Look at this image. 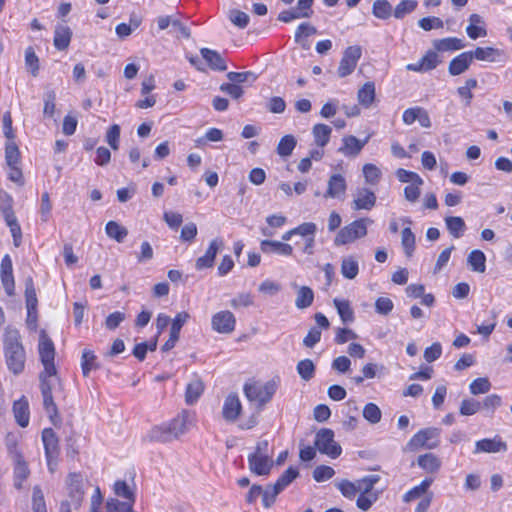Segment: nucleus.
<instances>
[{
    "label": "nucleus",
    "mask_w": 512,
    "mask_h": 512,
    "mask_svg": "<svg viewBox=\"0 0 512 512\" xmlns=\"http://www.w3.org/2000/svg\"><path fill=\"white\" fill-rule=\"evenodd\" d=\"M4 135L7 138L5 144V161L7 166V178L22 186L24 184V178L21 168V155L18 145L14 141L15 134L12 128V119L10 113H6L2 119Z\"/></svg>",
    "instance_id": "obj_1"
},
{
    "label": "nucleus",
    "mask_w": 512,
    "mask_h": 512,
    "mask_svg": "<svg viewBox=\"0 0 512 512\" xmlns=\"http://www.w3.org/2000/svg\"><path fill=\"white\" fill-rule=\"evenodd\" d=\"M196 423V415L189 410H183L168 424L155 426L149 434L152 441L170 442L186 434Z\"/></svg>",
    "instance_id": "obj_2"
},
{
    "label": "nucleus",
    "mask_w": 512,
    "mask_h": 512,
    "mask_svg": "<svg viewBox=\"0 0 512 512\" xmlns=\"http://www.w3.org/2000/svg\"><path fill=\"white\" fill-rule=\"evenodd\" d=\"M5 363L10 372L19 375L23 372L26 362V352L21 343L17 329L7 327L4 339Z\"/></svg>",
    "instance_id": "obj_3"
},
{
    "label": "nucleus",
    "mask_w": 512,
    "mask_h": 512,
    "mask_svg": "<svg viewBox=\"0 0 512 512\" xmlns=\"http://www.w3.org/2000/svg\"><path fill=\"white\" fill-rule=\"evenodd\" d=\"M20 438L19 433H8L5 439L8 459L11 461L13 467L14 487L16 489H21L23 483L30 476L28 462L25 460L22 450L19 447Z\"/></svg>",
    "instance_id": "obj_4"
},
{
    "label": "nucleus",
    "mask_w": 512,
    "mask_h": 512,
    "mask_svg": "<svg viewBox=\"0 0 512 512\" xmlns=\"http://www.w3.org/2000/svg\"><path fill=\"white\" fill-rule=\"evenodd\" d=\"M277 388L278 382L273 379L266 383L246 382L243 391L250 402H257L260 406H263L272 399Z\"/></svg>",
    "instance_id": "obj_5"
},
{
    "label": "nucleus",
    "mask_w": 512,
    "mask_h": 512,
    "mask_svg": "<svg viewBox=\"0 0 512 512\" xmlns=\"http://www.w3.org/2000/svg\"><path fill=\"white\" fill-rule=\"evenodd\" d=\"M38 352L44 368L39 377H57V370L54 364L55 347L44 331L41 332L39 337Z\"/></svg>",
    "instance_id": "obj_6"
},
{
    "label": "nucleus",
    "mask_w": 512,
    "mask_h": 512,
    "mask_svg": "<svg viewBox=\"0 0 512 512\" xmlns=\"http://www.w3.org/2000/svg\"><path fill=\"white\" fill-rule=\"evenodd\" d=\"M369 223H372L371 219L362 218L344 226L335 236L334 244L342 246L364 237L367 234V224Z\"/></svg>",
    "instance_id": "obj_7"
},
{
    "label": "nucleus",
    "mask_w": 512,
    "mask_h": 512,
    "mask_svg": "<svg viewBox=\"0 0 512 512\" xmlns=\"http://www.w3.org/2000/svg\"><path fill=\"white\" fill-rule=\"evenodd\" d=\"M440 429L429 427L418 431L407 443L406 450L417 451L420 448L434 449L440 444Z\"/></svg>",
    "instance_id": "obj_8"
},
{
    "label": "nucleus",
    "mask_w": 512,
    "mask_h": 512,
    "mask_svg": "<svg viewBox=\"0 0 512 512\" xmlns=\"http://www.w3.org/2000/svg\"><path fill=\"white\" fill-rule=\"evenodd\" d=\"M315 446L320 453L333 459L339 457L342 452L341 446L334 440V432L328 428H322L317 432Z\"/></svg>",
    "instance_id": "obj_9"
},
{
    "label": "nucleus",
    "mask_w": 512,
    "mask_h": 512,
    "mask_svg": "<svg viewBox=\"0 0 512 512\" xmlns=\"http://www.w3.org/2000/svg\"><path fill=\"white\" fill-rule=\"evenodd\" d=\"M39 379L43 406L52 419L54 416L58 415V409L53 399V390L56 389L57 385L60 387V382L58 377H39Z\"/></svg>",
    "instance_id": "obj_10"
},
{
    "label": "nucleus",
    "mask_w": 512,
    "mask_h": 512,
    "mask_svg": "<svg viewBox=\"0 0 512 512\" xmlns=\"http://www.w3.org/2000/svg\"><path fill=\"white\" fill-rule=\"evenodd\" d=\"M317 225L314 222L302 223V229L299 236L302 242L296 241L295 245L299 247L302 254L312 256L315 253Z\"/></svg>",
    "instance_id": "obj_11"
},
{
    "label": "nucleus",
    "mask_w": 512,
    "mask_h": 512,
    "mask_svg": "<svg viewBox=\"0 0 512 512\" xmlns=\"http://www.w3.org/2000/svg\"><path fill=\"white\" fill-rule=\"evenodd\" d=\"M361 55L362 49L358 45L346 48L337 69L338 76L345 78L350 75L355 70Z\"/></svg>",
    "instance_id": "obj_12"
},
{
    "label": "nucleus",
    "mask_w": 512,
    "mask_h": 512,
    "mask_svg": "<svg viewBox=\"0 0 512 512\" xmlns=\"http://www.w3.org/2000/svg\"><path fill=\"white\" fill-rule=\"evenodd\" d=\"M211 326L218 333L230 334L235 330L236 318L231 311H219L212 316Z\"/></svg>",
    "instance_id": "obj_13"
},
{
    "label": "nucleus",
    "mask_w": 512,
    "mask_h": 512,
    "mask_svg": "<svg viewBox=\"0 0 512 512\" xmlns=\"http://www.w3.org/2000/svg\"><path fill=\"white\" fill-rule=\"evenodd\" d=\"M223 247L224 241L222 238L216 237L212 239L209 243L208 248L205 251V254L196 260V270L201 271L213 267L215 257L217 253L223 249Z\"/></svg>",
    "instance_id": "obj_14"
},
{
    "label": "nucleus",
    "mask_w": 512,
    "mask_h": 512,
    "mask_svg": "<svg viewBox=\"0 0 512 512\" xmlns=\"http://www.w3.org/2000/svg\"><path fill=\"white\" fill-rule=\"evenodd\" d=\"M66 484L70 502H64L63 504H68L69 506L72 504L78 508L84 498L82 477L79 474L71 473L68 475Z\"/></svg>",
    "instance_id": "obj_15"
},
{
    "label": "nucleus",
    "mask_w": 512,
    "mask_h": 512,
    "mask_svg": "<svg viewBox=\"0 0 512 512\" xmlns=\"http://www.w3.org/2000/svg\"><path fill=\"white\" fill-rule=\"evenodd\" d=\"M190 318V315L187 312H180L178 313L175 318L172 321L171 329H170V336L169 339L164 343L162 346V351L167 352L174 348L176 345L181 328L183 325L187 322V320Z\"/></svg>",
    "instance_id": "obj_16"
},
{
    "label": "nucleus",
    "mask_w": 512,
    "mask_h": 512,
    "mask_svg": "<svg viewBox=\"0 0 512 512\" xmlns=\"http://www.w3.org/2000/svg\"><path fill=\"white\" fill-rule=\"evenodd\" d=\"M249 470L256 475H268L273 467L269 455L250 454L248 456Z\"/></svg>",
    "instance_id": "obj_17"
},
{
    "label": "nucleus",
    "mask_w": 512,
    "mask_h": 512,
    "mask_svg": "<svg viewBox=\"0 0 512 512\" xmlns=\"http://www.w3.org/2000/svg\"><path fill=\"white\" fill-rule=\"evenodd\" d=\"M3 218L13 238L14 246L19 247L22 244L23 233L17 216L9 207L8 209L3 210Z\"/></svg>",
    "instance_id": "obj_18"
},
{
    "label": "nucleus",
    "mask_w": 512,
    "mask_h": 512,
    "mask_svg": "<svg viewBox=\"0 0 512 512\" xmlns=\"http://www.w3.org/2000/svg\"><path fill=\"white\" fill-rule=\"evenodd\" d=\"M260 249L264 254L274 253L285 257L292 256L294 252L291 244L276 240H262L260 242Z\"/></svg>",
    "instance_id": "obj_19"
},
{
    "label": "nucleus",
    "mask_w": 512,
    "mask_h": 512,
    "mask_svg": "<svg viewBox=\"0 0 512 512\" xmlns=\"http://www.w3.org/2000/svg\"><path fill=\"white\" fill-rule=\"evenodd\" d=\"M376 203V196L368 188H358L354 193V210H371Z\"/></svg>",
    "instance_id": "obj_20"
},
{
    "label": "nucleus",
    "mask_w": 512,
    "mask_h": 512,
    "mask_svg": "<svg viewBox=\"0 0 512 512\" xmlns=\"http://www.w3.org/2000/svg\"><path fill=\"white\" fill-rule=\"evenodd\" d=\"M368 142V138L359 140L355 136L349 135L342 139V146L338 149V152L346 157H356L360 154L365 144Z\"/></svg>",
    "instance_id": "obj_21"
},
{
    "label": "nucleus",
    "mask_w": 512,
    "mask_h": 512,
    "mask_svg": "<svg viewBox=\"0 0 512 512\" xmlns=\"http://www.w3.org/2000/svg\"><path fill=\"white\" fill-rule=\"evenodd\" d=\"M507 450V444L501 440L500 437L493 439L485 438L475 443L474 453H498L505 452Z\"/></svg>",
    "instance_id": "obj_22"
},
{
    "label": "nucleus",
    "mask_w": 512,
    "mask_h": 512,
    "mask_svg": "<svg viewBox=\"0 0 512 512\" xmlns=\"http://www.w3.org/2000/svg\"><path fill=\"white\" fill-rule=\"evenodd\" d=\"M12 261L8 254L2 258V286L6 294L10 297L15 296V281L13 277Z\"/></svg>",
    "instance_id": "obj_23"
},
{
    "label": "nucleus",
    "mask_w": 512,
    "mask_h": 512,
    "mask_svg": "<svg viewBox=\"0 0 512 512\" xmlns=\"http://www.w3.org/2000/svg\"><path fill=\"white\" fill-rule=\"evenodd\" d=\"M241 410L242 405L239 397L234 393L229 394L224 400L222 408L223 418L226 421L234 422L240 415Z\"/></svg>",
    "instance_id": "obj_24"
},
{
    "label": "nucleus",
    "mask_w": 512,
    "mask_h": 512,
    "mask_svg": "<svg viewBox=\"0 0 512 512\" xmlns=\"http://www.w3.org/2000/svg\"><path fill=\"white\" fill-rule=\"evenodd\" d=\"M473 61L472 51H467L453 58L448 67V71L452 76L464 73Z\"/></svg>",
    "instance_id": "obj_25"
},
{
    "label": "nucleus",
    "mask_w": 512,
    "mask_h": 512,
    "mask_svg": "<svg viewBox=\"0 0 512 512\" xmlns=\"http://www.w3.org/2000/svg\"><path fill=\"white\" fill-rule=\"evenodd\" d=\"M13 414L17 424L20 427H27L30 419L29 403L25 396L13 404Z\"/></svg>",
    "instance_id": "obj_26"
},
{
    "label": "nucleus",
    "mask_w": 512,
    "mask_h": 512,
    "mask_svg": "<svg viewBox=\"0 0 512 512\" xmlns=\"http://www.w3.org/2000/svg\"><path fill=\"white\" fill-rule=\"evenodd\" d=\"M346 180L341 174H333L328 180L325 198H339L346 191Z\"/></svg>",
    "instance_id": "obj_27"
},
{
    "label": "nucleus",
    "mask_w": 512,
    "mask_h": 512,
    "mask_svg": "<svg viewBox=\"0 0 512 512\" xmlns=\"http://www.w3.org/2000/svg\"><path fill=\"white\" fill-rule=\"evenodd\" d=\"M170 28L172 32H188L192 30L191 26L187 23L181 22L177 18L171 16H160L157 18V29L166 30Z\"/></svg>",
    "instance_id": "obj_28"
},
{
    "label": "nucleus",
    "mask_w": 512,
    "mask_h": 512,
    "mask_svg": "<svg viewBox=\"0 0 512 512\" xmlns=\"http://www.w3.org/2000/svg\"><path fill=\"white\" fill-rule=\"evenodd\" d=\"M417 464L427 473H436L440 470L441 459L433 453H425L417 458Z\"/></svg>",
    "instance_id": "obj_29"
},
{
    "label": "nucleus",
    "mask_w": 512,
    "mask_h": 512,
    "mask_svg": "<svg viewBox=\"0 0 512 512\" xmlns=\"http://www.w3.org/2000/svg\"><path fill=\"white\" fill-rule=\"evenodd\" d=\"M473 59L487 62H498L503 56V51L493 47H477L472 51Z\"/></svg>",
    "instance_id": "obj_30"
},
{
    "label": "nucleus",
    "mask_w": 512,
    "mask_h": 512,
    "mask_svg": "<svg viewBox=\"0 0 512 512\" xmlns=\"http://www.w3.org/2000/svg\"><path fill=\"white\" fill-rule=\"evenodd\" d=\"M467 265L473 272L484 273L486 271V255L479 249L472 250L467 256Z\"/></svg>",
    "instance_id": "obj_31"
},
{
    "label": "nucleus",
    "mask_w": 512,
    "mask_h": 512,
    "mask_svg": "<svg viewBox=\"0 0 512 512\" xmlns=\"http://www.w3.org/2000/svg\"><path fill=\"white\" fill-rule=\"evenodd\" d=\"M42 441L46 457L58 455V438L51 428L43 430Z\"/></svg>",
    "instance_id": "obj_32"
},
{
    "label": "nucleus",
    "mask_w": 512,
    "mask_h": 512,
    "mask_svg": "<svg viewBox=\"0 0 512 512\" xmlns=\"http://www.w3.org/2000/svg\"><path fill=\"white\" fill-rule=\"evenodd\" d=\"M25 298L28 320H30L31 315L36 310L38 303L34 282L31 277H28L25 281Z\"/></svg>",
    "instance_id": "obj_33"
},
{
    "label": "nucleus",
    "mask_w": 512,
    "mask_h": 512,
    "mask_svg": "<svg viewBox=\"0 0 512 512\" xmlns=\"http://www.w3.org/2000/svg\"><path fill=\"white\" fill-rule=\"evenodd\" d=\"M201 55L213 70L225 71L227 69L224 59L216 51L202 48Z\"/></svg>",
    "instance_id": "obj_34"
},
{
    "label": "nucleus",
    "mask_w": 512,
    "mask_h": 512,
    "mask_svg": "<svg viewBox=\"0 0 512 512\" xmlns=\"http://www.w3.org/2000/svg\"><path fill=\"white\" fill-rule=\"evenodd\" d=\"M445 224L448 232L454 238L462 237L466 230V224L464 220L459 216L446 217Z\"/></svg>",
    "instance_id": "obj_35"
},
{
    "label": "nucleus",
    "mask_w": 512,
    "mask_h": 512,
    "mask_svg": "<svg viewBox=\"0 0 512 512\" xmlns=\"http://www.w3.org/2000/svg\"><path fill=\"white\" fill-rule=\"evenodd\" d=\"M333 303L343 323L354 321V311L348 300L335 298Z\"/></svg>",
    "instance_id": "obj_36"
},
{
    "label": "nucleus",
    "mask_w": 512,
    "mask_h": 512,
    "mask_svg": "<svg viewBox=\"0 0 512 512\" xmlns=\"http://www.w3.org/2000/svg\"><path fill=\"white\" fill-rule=\"evenodd\" d=\"M359 273L358 260L354 256H347L341 262V274L344 278L352 280Z\"/></svg>",
    "instance_id": "obj_37"
},
{
    "label": "nucleus",
    "mask_w": 512,
    "mask_h": 512,
    "mask_svg": "<svg viewBox=\"0 0 512 512\" xmlns=\"http://www.w3.org/2000/svg\"><path fill=\"white\" fill-rule=\"evenodd\" d=\"M332 133V129L330 126L322 123L315 124L312 128V134L315 140V143L324 147L330 140V136Z\"/></svg>",
    "instance_id": "obj_38"
},
{
    "label": "nucleus",
    "mask_w": 512,
    "mask_h": 512,
    "mask_svg": "<svg viewBox=\"0 0 512 512\" xmlns=\"http://www.w3.org/2000/svg\"><path fill=\"white\" fill-rule=\"evenodd\" d=\"M314 301V292L308 286H301L297 290L295 306L298 309H306L312 305Z\"/></svg>",
    "instance_id": "obj_39"
},
{
    "label": "nucleus",
    "mask_w": 512,
    "mask_h": 512,
    "mask_svg": "<svg viewBox=\"0 0 512 512\" xmlns=\"http://www.w3.org/2000/svg\"><path fill=\"white\" fill-rule=\"evenodd\" d=\"M204 391V385L200 379L192 380L186 388L185 401L188 405L194 404Z\"/></svg>",
    "instance_id": "obj_40"
},
{
    "label": "nucleus",
    "mask_w": 512,
    "mask_h": 512,
    "mask_svg": "<svg viewBox=\"0 0 512 512\" xmlns=\"http://www.w3.org/2000/svg\"><path fill=\"white\" fill-rule=\"evenodd\" d=\"M358 101L364 107H370L375 100V85L373 82L365 83L358 91Z\"/></svg>",
    "instance_id": "obj_41"
},
{
    "label": "nucleus",
    "mask_w": 512,
    "mask_h": 512,
    "mask_svg": "<svg viewBox=\"0 0 512 512\" xmlns=\"http://www.w3.org/2000/svg\"><path fill=\"white\" fill-rule=\"evenodd\" d=\"M464 47L461 39L456 37L444 38L434 41V48L437 51H454Z\"/></svg>",
    "instance_id": "obj_42"
},
{
    "label": "nucleus",
    "mask_w": 512,
    "mask_h": 512,
    "mask_svg": "<svg viewBox=\"0 0 512 512\" xmlns=\"http://www.w3.org/2000/svg\"><path fill=\"white\" fill-rule=\"evenodd\" d=\"M105 231L108 237L115 239L119 243L123 242L128 234L127 229L115 221H109L106 224Z\"/></svg>",
    "instance_id": "obj_43"
},
{
    "label": "nucleus",
    "mask_w": 512,
    "mask_h": 512,
    "mask_svg": "<svg viewBox=\"0 0 512 512\" xmlns=\"http://www.w3.org/2000/svg\"><path fill=\"white\" fill-rule=\"evenodd\" d=\"M433 479L426 478L419 485L415 486L411 490H409L403 497L405 502L413 501L417 498H420L422 495L426 493L428 488L431 486Z\"/></svg>",
    "instance_id": "obj_44"
},
{
    "label": "nucleus",
    "mask_w": 512,
    "mask_h": 512,
    "mask_svg": "<svg viewBox=\"0 0 512 512\" xmlns=\"http://www.w3.org/2000/svg\"><path fill=\"white\" fill-rule=\"evenodd\" d=\"M133 504L134 502L131 501L110 498L106 502V512H134Z\"/></svg>",
    "instance_id": "obj_45"
},
{
    "label": "nucleus",
    "mask_w": 512,
    "mask_h": 512,
    "mask_svg": "<svg viewBox=\"0 0 512 512\" xmlns=\"http://www.w3.org/2000/svg\"><path fill=\"white\" fill-rule=\"evenodd\" d=\"M380 480L379 475L370 474L359 480H356L357 489L359 493H376L373 491V487Z\"/></svg>",
    "instance_id": "obj_46"
},
{
    "label": "nucleus",
    "mask_w": 512,
    "mask_h": 512,
    "mask_svg": "<svg viewBox=\"0 0 512 512\" xmlns=\"http://www.w3.org/2000/svg\"><path fill=\"white\" fill-rule=\"evenodd\" d=\"M296 139L292 135L282 137L277 146V153L282 157L290 156L296 146Z\"/></svg>",
    "instance_id": "obj_47"
},
{
    "label": "nucleus",
    "mask_w": 512,
    "mask_h": 512,
    "mask_svg": "<svg viewBox=\"0 0 512 512\" xmlns=\"http://www.w3.org/2000/svg\"><path fill=\"white\" fill-rule=\"evenodd\" d=\"M401 244L407 257L412 256L415 249V235L410 228H404L401 232Z\"/></svg>",
    "instance_id": "obj_48"
},
{
    "label": "nucleus",
    "mask_w": 512,
    "mask_h": 512,
    "mask_svg": "<svg viewBox=\"0 0 512 512\" xmlns=\"http://www.w3.org/2000/svg\"><path fill=\"white\" fill-rule=\"evenodd\" d=\"M32 511L33 512H47L44 494L40 486L33 487L32 493Z\"/></svg>",
    "instance_id": "obj_49"
},
{
    "label": "nucleus",
    "mask_w": 512,
    "mask_h": 512,
    "mask_svg": "<svg viewBox=\"0 0 512 512\" xmlns=\"http://www.w3.org/2000/svg\"><path fill=\"white\" fill-rule=\"evenodd\" d=\"M298 475L299 471L297 468L289 467L287 470L283 472V474L278 478L274 485L282 491L289 484H291L292 481L298 477Z\"/></svg>",
    "instance_id": "obj_50"
},
{
    "label": "nucleus",
    "mask_w": 512,
    "mask_h": 512,
    "mask_svg": "<svg viewBox=\"0 0 512 512\" xmlns=\"http://www.w3.org/2000/svg\"><path fill=\"white\" fill-rule=\"evenodd\" d=\"M296 369L300 377L305 381H308L311 378H313L315 373L314 363L310 359H304L299 361Z\"/></svg>",
    "instance_id": "obj_51"
},
{
    "label": "nucleus",
    "mask_w": 512,
    "mask_h": 512,
    "mask_svg": "<svg viewBox=\"0 0 512 512\" xmlns=\"http://www.w3.org/2000/svg\"><path fill=\"white\" fill-rule=\"evenodd\" d=\"M25 65L33 76H37L39 71V59L32 47H28L25 50Z\"/></svg>",
    "instance_id": "obj_52"
},
{
    "label": "nucleus",
    "mask_w": 512,
    "mask_h": 512,
    "mask_svg": "<svg viewBox=\"0 0 512 512\" xmlns=\"http://www.w3.org/2000/svg\"><path fill=\"white\" fill-rule=\"evenodd\" d=\"M228 19L239 29H243L249 22V16L240 10L231 9L227 13Z\"/></svg>",
    "instance_id": "obj_53"
},
{
    "label": "nucleus",
    "mask_w": 512,
    "mask_h": 512,
    "mask_svg": "<svg viewBox=\"0 0 512 512\" xmlns=\"http://www.w3.org/2000/svg\"><path fill=\"white\" fill-rule=\"evenodd\" d=\"M381 410L374 403H368L364 406L363 417L371 424H376L381 420Z\"/></svg>",
    "instance_id": "obj_54"
},
{
    "label": "nucleus",
    "mask_w": 512,
    "mask_h": 512,
    "mask_svg": "<svg viewBox=\"0 0 512 512\" xmlns=\"http://www.w3.org/2000/svg\"><path fill=\"white\" fill-rule=\"evenodd\" d=\"M469 389L473 395L484 394L491 389V383L486 377L477 378L470 383Z\"/></svg>",
    "instance_id": "obj_55"
},
{
    "label": "nucleus",
    "mask_w": 512,
    "mask_h": 512,
    "mask_svg": "<svg viewBox=\"0 0 512 512\" xmlns=\"http://www.w3.org/2000/svg\"><path fill=\"white\" fill-rule=\"evenodd\" d=\"M377 499L378 493H359L356 505L360 510L368 511Z\"/></svg>",
    "instance_id": "obj_56"
},
{
    "label": "nucleus",
    "mask_w": 512,
    "mask_h": 512,
    "mask_svg": "<svg viewBox=\"0 0 512 512\" xmlns=\"http://www.w3.org/2000/svg\"><path fill=\"white\" fill-rule=\"evenodd\" d=\"M362 170L367 183L375 185L379 182L381 171L377 166L374 164H365Z\"/></svg>",
    "instance_id": "obj_57"
},
{
    "label": "nucleus",
    "mask_w": 512,
    "mask_h": 512,
    "mask_svg": "<svg viewBox=\"0 0 512 512\" xmlns=\"http://www.w3.org/2000/svg\"><path fill=\"white\" fill-rule=\"evenodd\" d=\"M392 13V6L387 0H377L373 4V14L377 18H388Z\"/></svg>",
    "instance_id": "obj_58"
},
{
    "label": "nucleus",
    "mask_w": 512,
    "mask_h": 512,
    "mask_svg": "<svg viewBox=\"0 0 512 512\" xmlns=\"http://www.w3.org/2000/svg\"><path fill=\"white\" fill-rule=\"evenodd\" d=\"M96 356L93 351L84 350L82 353L81 367L84 376H88L92 369L96 368Z\"/></svg>",
    "instance_id": "obj_59"
},
{
    "label": "nucleus",
    "mask_w": 512,
    "mask_h": 512,
    "mask_svg": "<svg viewBox=\"0 0 512 512\" xmlns=\"http://www.w3.org/2000/svg\"><path fill=\"white\" fill-rule=\"evenodd\" d=\"M114 492L117 496L127 501L135 502V495L125 481H116L114 484Z\"/></svg>",
    "instance_id": "obj_60"
},
{
    "label": "nucleus",
    "mask_w": 512,
    "mask_h": 512,
    "mask_svg": "<svg viewBox=\"0 0 512 512\" xmlns=\"http://www.w3.org/2000/svg\"><path fill=\"white\" fill-rule=\"evenodd\" d=\"M417 7V2L414 0H403L394 9V16L398 19L403 18L406 14L411 13Z\"/></svg>",
    "instance_id": "obj_61"
},
{
    "label": "nucleus",
    "mask_w": 512,
    "mask_h": 512,
    "mask_svg": "<svg viewBox=\"0 0 512 512\" xmlns=\"http://www.w3.org/2000/svg\"><path fill=\"white\" fill-rule=\"evenodd\" d=\"M337 488L340 490L342 495L348 499H353L357 495L358 489L355 482L349 480H342L337 483Z\"/></svg>",
    "instance_id": "obj_62"
},
{
    "label": "nucleus",
    "mask_w": 512,
    "mask_h": 512,
    "mask_svg": "<svg viewBox=\"0 0 512 512\" xmlns=\"http://www.w3.org/2000/svg\"><path fill=\"white\" fill-rule=\"evenodd\" d=\"M394 308L393 301L388 297H379L375 301V311L383 316L391 313Z\"/></svg>",
    "instance_id": "obj_63"
},
{
    "label": "nucleus",
    "mask_w": 512,
    "mask_h": 512,
    "mask_svg": "<svg viewBox=\"0 0 512 512\" xmlns=\"http://www.w3.org/2000/svg\"><path fill=\"white\" fill-rule=\"evenodd\" d=\"M335 474V471L332 467L326 465L317 466L313 470V478L317 482H323L332 478Z\"/></svg>",
    "instance_id": "obj_64"
}]
</instances>
